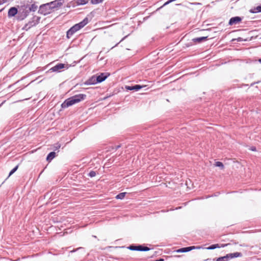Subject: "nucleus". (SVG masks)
Listing matches in <instances>:
<instances>
[{
    "instance_id": "a211bd4d",
    "label": "nucleus",
    "mask_w": 261,
    "mask_h": 261,
    "mask_svg": "<svg viewBox=\"0 0 261 261\" xmlns=\"http://www.w3.org/2000/svg\"><path fill=\"white\" fill-rule=\"evenodd\" d=\"M125 194H126L125 192L120 193L116 196V199H122L125 197Z\"/></svg>"
},
{
    "instance_id": "4be33fe9",
    "label": "nucleus",
    "mask_w": 261,
    "mask_h": 261,
    "mask_svg": "<svg viewBox=\"0 0 261 261\" xmlns=\"http://www.w3.org/2000/svg\"><path fill=\"white\" fill-rule=\"evenodd\" d=\"M228 245V244H215V245L216 246V248H221V247H224L227 246Z\"/></svg>"
},
{
    "instance_id": "473e14b6",
    "label": "nucleus",
    "mask_w": 261,
    "mask_h": 261,
    "mask_svg": "<svg viewBox=\"0 0 261 261\" xmlns=\"http://www.w3.org/2000/svg\"><path fill=\"white\" fill-rule=\"evenodd\" d=\"M119 43H119H117V44H116L114 46L112 47V48H114L115 46H117V45H118Z\"/></svg>"
},
{
    "instance_id": "20e7f679",
    "label": "nucleus",
    "mask_w": 261,
    "mask_h": 261,
    "mask_svg": "<svg viewBox=\"0 0 261 261\" xmlns=\"http://www.w3.org/2000/svg\"><path fill=\"white\" fill-rule=\"evenodd\" d=\"M53 12L48 3L41 5L38 11L40 14L46 15Z\"/></svg>"
},
{
    "instance_id": "39448f33",
    "label": "nucleus",
    "mask_w": 261,
    "mask_h": 261,
    "mask_svg": "<svg viewBox=\"0 0 261 261\" xmlns=\"http://www.w3.org/2000/svg\"><path fill=\"white\" fill-rule=\"evenodd\" d=\"M28 7L26 5L21 7L18 11V19L19 20H23L27 17L30 13L29 10L27 9Z\"/></svg>"
},
{
    "instance_id": "f8f14e48",
    "label": "nucleus",
    "mask_w": 261,
    "mask_h": 261,
    "mask_svg": "<svg viewBox=\"0 0 261 261\" xmlns=\"http://www.w3.org/2000/svg\"><path fill=\"white\" fill-rule=\"evenodd\" d=\"M18 14V11L15 7H11L8 11V16L9 17L14 16L16 14Z\"/></svg>"
},
{
    "instance_id": "412c9836",
    "label": "nucleus",
    "mask_w": 261,
    "mask_h": 261,
    "mask_svg": "<svg viewBox=\"0 0 261 261\" xmlns=\"http://www.w3.org/2000/svg\"><path fill=\"white\" fill-rule=\"evenodd\" d=\"M261 12V6H259L256 7L253 11L252 12L253 13H256V12Z\"/></svg>"
},
{
    "instance_id": "ddd939ff",
    "label": "nucleus",
    "mask_w": 261,
    "mask_h": 261,
    "mask_svg": "<svg viewBox=\"0 0 261 261\" xmlns=\"http://www.w3.org/2000/svg\"><path fill=\"white\" fill-rule=\"evenodd\" d=\"M96 77H97L95 75L92 76L86 82L85 84L87 85H94L98 83V82L96 80Z\"/></svg>"
},
{
    "instance_id": "cd10ccee",
    "label": "nucleus",
    "mask_w": 261,
    "mask_h": 261,
    "mask_svg": "<svg viewBox=\"0 0 261 261\" xmlns=\"http://www.w3.org/2000/svg\"><path fill=\"white\" fill-rule=\"evenodd\" d=\"M81 1L80 3H79V4H81V5H84V4H86V3L85 2V0H80Z\"/></svg>"
},
{
    "instance_id": "4468645a",
    "label": "nucleus",
    "mask_w": 261,
    "mask_h": 261,
    "mask_svg": "<svg viewBox=\"0 0 261 261\" xmlns=\"http://www.w3.org/2000/svg\"><path fill=\"white\" fill-rule=\"evenodd\" d=\"M144 86H142L139 85H136L133 86H126L125 89L127 90L138 91L139 90L141 89Z\"/></svg>"
},
{
    "instance_id": "e433bc0d",
    "label": "nucleus",
    "mask_w": 261,
    "mask_h": 261,
    "mask_svg": "<svg viewBox=\"0 0 261 261\" xmlns=\"http://www.w3.org/2000/svg\"><path fill=\"white\" fill-rule=\"evenodd\" d=\"M3 10L4 9H2L1 10H0V12H2Z\"/></svg>"
},
{
    "instance_id": "f03ea898",
    "label": "nucleus",
    "mask_w": 261,
    "mask_h": 261,
    "mask_svg": "<svg viewBox=\"0 0 261 261\" xmlns=\"http://www.w3.org/2000/svg\"><path fill=\"white\" fill-rule=\"evenodd\" d=\"M88 22V19L86 17L79 23L75 24L67 32L66 37L70 38L75 33L85 27Z\"/></svg>"
},
{
    "instance_id": "7ed1b4c3",
    "label": "nucleus",
    "mask_w": 261,
    "mask_h": 261,
    "mask_svg": "<svg viewBox=\"0 0 261 261\" xmlns=\"http://www.w3.org/2000/svg\"><path fill=\"white\" fill-rule=\"evenodd\" d=\"M242 254L240 252H234L232 253H229L224 256H221L217 258H214V261H228L230 259H232L234 257H241Z\"/></svg>"
},
{
    "instance_id": "0eeeda50",
    "label": "nucleus",
    "mask_w": 261,
    "mask_h": 261,
    "mask_svg": "<svg viewBox=\"0 0 261 261\" xmlns=\"http://www.w3.org/2000/svg\"><path fill=\"white\" fill-rule=\"evenodd\" d=\"M62 1V0H55L48 3L54 11L55 9L58 8L62 5L63 3Z\"/></svg>"
},
{
    "instance_id": "bb28decb",
    "label": "nucleus",
    "mask_w": 261,
    "mask_h": 261,
    "mask_svg": "<svg viewBox=\"0 0 261 261\" xmlns=\"http://www.w3.org/2000/svg\"><path fill=\"white\" fill-rule=\"evenodd\" d=\"M60 147H61V145L60 144L58 143V144H55L54 148L56 150H57V149L60 148Z\"/></svg>"
},
{
    "instance_id": "aec40b11",
    "label": "nucleus",
    "mask_w": 261,
    "mask_h": 261,
    "mask_svg": "<svg viewBox=\"0 0 261 261\" xmlns=\"http://www.w3.org/2000/svg\"><path fill=\"white\" fill-rule=\"evenodd\" d=\"M215 166L217 167H220L221 169H223V168H224V165H223V163L220 162H216Z\"/></svg>"
},
{
    "instance_id": "c9c22d12",
    "label": "nucleus",
    "mask_w": 261,
    "mask_h": 261,
    "mask_svg": "<svg viewBox=\"0 0 261 261\" xmlns=\"http://www.w3.org/2000/svg\"><path fill=\"white\" fill-rule=\"evenodd\" d=\"M124 39V38H122L119 42H120L121 41H122V40H123V39Z\"/></svg>"
},
{
    "instance_id": "5701e85b",
    "label": "nucleus",
    "mask_w": 261,
    "mask_h": 261,
    "mask_svg": "<svg viewBox=\"0 0 261 261\" xmlns=\"http://www.w3.org/2000/svg\"><path fill=\"white\" fill-rule=\"evenodd\" d=\"M96 175V172L94 171H91L89 172V173L88 174V175L91 177H94V176H95Z\"/></svg>"
},
{
    "instance_id": "2f4dec72",
    "label": "nucleus",
    "mask_w": 261,
    "mask_h": 261,
    "mask_svg": "<svg viewBox=\"0 0 261 261\" xmlns=\"http://www.w3.org/2000/svg\"><path fill=\"white\" fill-rule=\"evenodd\" d=\"M164 259H163V258H160V259H156V260H154V261H164Z\"/></svg>"
},
{
    "instance_id": "4c0bfd02",
    "label": "nucleus",
    "mask_w": 261,
    "mask_h": 261,
    "mask_svg": "<svg viewBox=\"0 0 261 261\" xmlns=\"http://www.w3.org/2000/svg\"><path fill=\"white\" fill-rule=\"evenodd\" d=\"M2 104H3V103H1V104L0 105V107L1 106V105H2Z\"/></svg>"
},
{
    "instance_id": "6e6552de",
    "label": "nucleus",
    "mask_w": 261,
    "mask_h": 261,
    "mask_svg": "<svg viewBox=\"0 0 261 261\" xmlns=\"http://www.w3.org/2000/svg\"><path fill=\"white\" fill-rule=\"evenodd\" d=\"M65 65L63 63H59L55 65V66L51 67L48 72H60L61 71V69L65 68Z\"/></svg>"
},
{
    "instance_id": "dca6fc26",
    "label": "nucleus",
    "mask_w": 261,
    "mask_h": 261,
    "mask_svg": "<svg viewBox=\"0 0 261 261\" xmlns=\"http://www.w3.org/2000/svg\"><path fill=\"white\" fill-rule=\"evenodd\" d=\"M207 39V37H197V38H193L192 39V41L195 43H200L202 41L206 40Z\"/></svg>"
},
{
    "instance_id": "c85d7f7f",
    "label": "nucleus",
    "mask_w": 261,
    "mask_h": 261,
    "mask_svg": "<svg viewBox=\"0 0 261 261\" xmlns=\"http://www.w3.org/2000/svg\"><path fill=\"white\" fill-rule=\"evenodd\" d=\"M7 2L6 0H0V5Z\"/></svg>"
},
{
    "instance_id": "9b49d317",
    "label": "nucleus",
    "mask_w": 261,
    "mask_h": 261,
    "mask_svg": "<svg viewBox=\"0 0 261 261\" xmlns=\"http://www.w3.org/2000/svg\"><path fill=\"white\" fill-rule=\"evenodd\" d=\"M109 75L108 73H101L100 75L96 76V80L98 83L104 81Z\"/></svg>"
},
{
    "instance_id": "6ab92c4d",
    "label": "nucleus",
    "mask_w": 261,
    "mask_h": 261,
    "mask_svg": "<svg viewBox=\"0 0 261 261\" xmlns=\"http://www.w3.org/2000/svg\"><path fill=\"white\" fill-rule=\"evenodd\" d=\"M18 165H17L16 167H15L9 173V176L8 177V178L9 177H10L11 175H12L18 169Z\"/></svg>"
},
{
    "instance_id": "72a5a7b5",
    "label": "nucleus",
    "mask_w": 261,
    "mask_h": 261,
    "mask_svg": "<svg viewBox=\"0 0 261 261\" xmlns=\"http://www.w3.org/2000/svg\"><path fill=\"white\" fill-rule=\"evenodd\" d=\"M120 147V145H118V146H117V147H116V149L119 148Z\"/></svg>"
},
{
    "instance_id": "393cba45",
    "label": "nucleus",
    "mask_w": 261,
    "mask_h": 261,
    "mask_svg": "<svg viewBox=\"0 0 261 261\" xmlns=\"http://www.w3.org/2000/svg\"><path fill=\"white\" fill-rule=\"evenodd\" d=\"M205 249L207 250H213V249H216V246H215V244H213V245L210 246L209 247L205 248Z\"/></svg>"
},
{
    "instance_id": "a878e982",
    "label": "nucleus",
    "mask_w": 261,
    "mask_h": 261,
    "mask_svg": "<svg viewBox=\"0 0 261 261\" xmlns=\"http://www.w3.org/2000/svg\"><path fill=\"white\" fill-rule=\"evenodd\" d=\"M173 2V0H169V1H168L167 2H166L164 5H163V6L162 7H164V6H166V5H168L169 4H170V3H171Z\"/></svg>"
},
{
    "instance_id": "f3484780",
    "label": "nucleus",
    "mask_w": 261,
    "mask_h": 261,
    "mask_svg": "<svg viewBox=\"0 0 261 261\" xmlns=\"http://www.w3.org/2000/svg\"><path fill=\"white\" fill-rule=\"evenodd\" d=\"M56 155V153L55 152H50L46 158V160L48 162H50L55 157Z\"/></svg>"
},
{
    "instance_id": "9d476101",
    "label": "nucleus",
    "mask_w": 261,
    "mask_h": 261,
    "mask_svg": "<svg viewBox=\"0 0 261 261\" xmlns=\"http://www.w3.org/2000/svg\"><path fill=\"white\" fill-rule=\"evenodd\" d=\"M242 20V18L239 16L232 17L229 21V24L230 25H235L239 23Z\"/></svg>"
},
{
    "instance_id": "f704fd0d",
    "label": "nucleus",
    "mask_w": 261,
    "mask_h": 261,
    "mask_svg": "<svg viewBox=\"0 0 261 261\" xmlns=\"http://www.w3.org/2000/svg\"><path fill=\"white\" fill-rule=\"evenodd\" d=\"M258 61H259V62L260 63H261V59H259V60H258Z\"/></svg>"
},
{
    "instance_id": "f257e3e1",
    "label": "nucleus",
    "mask_w": 261,
    "mask_h": 261,
    "mask_svg": "<svg viewBox=\"0 0 261 261\" xmlns=\"http://www.w3.org/2000/svg\"><path fill=\"white\" fill-rule=\"evenodd\" d=\"M86 95L85 94H80L75 95L67 99H66L61 105V107L63 109L67 108L76 103L84 100Z\"/></svg>"
},
{
    "instance_id": "7c9ffc66",
    "label": "nucleus",
    "mask_w": 261,
    "mask_h": 261,
    "mask_svg": "<svg viewBox=\"0 0 261 261\" xmlns=\"http://www.w3.org/2000/svg\"><path fill=\"white\" fill-rule=\"evenodd\" d=\"M251 150H252V151H255V150H256V148H255V147H252L251 148Z\"/></svg>"
},
{
    "instance_id": "1a4fd4ad",
    "label": "nucleus",
    "mask_w": 261,
    "mask_h": 261,
    "mask_svg": "<svg viewBox=\"0 0 261 261\" xmlns=\"http://www.w3.org/2000/svg\"><path fill=\"white\" fill-rule=\"evenodd\" d=\"M201 248H202V247H201V246H197V247L190 246V247L182 248L179 249H178L176 251V252H186L190 251L194 249H200Z\"/></svg>"
},
{
    "instance_id": "423d86ee",
    "label": "nucleus",
    "mask_w": 261,
    "mask_h": 261,
    "mask_svg": "<svg viewBox=\"0 0 261 261\" xmlns=\"http://www.w3.org/2000/svg\"><path fill=\"white\" fill-rule=\"evenodd\" d=\"M127 249L133 251H147L150 249L146 246H144L141 245H134L132 244L127 247Z\"/></svg>"
},
{
    "instance_id": "c756f323",
    "label": "nucleus",
    "mask_w": 261,
    "mask_h": 261,
    "mask_svg": "<svg viewBox=\"0 0 261 261\" xmlns=\"http://www.w3.org/2000/svg\"><path fill=\"white\" fill-rule=\"evenodd\" d=\"M28 26V24H26L25 27H24V29H25L26 30H28V29H29L30 28V26H29L28 28L27 27Z\"/></svg>"
},
{
    "instance_id": "b1692460",
    "label": "nucleus",
    "mask_w": 261,
    "mask_h": 261,
    "mask_svg": "<svg viewBox=\"0 0 261 261\" xmlns=\"http://www.w3.org/2000/svg\"><path fill=\"white\" fill-rule=\"evenodd\" d=\"M103 0H91V3L92 4H97L101 3Z\"/></svg>"
},
{
    "instance_id": "2eb2a0df",
    "label": "nucleus",
    "mask_w": 261,
    "mask_h": 261,
    "mask_svg": "<svg viewBox=\"0 0 261 261\" xmlns=\"http://www.w3.org/2000/svg\"><path fill=\"white\" fill-rule=\"evenodd\" d=\"M27 7H28L27 9L29 10L30 12H35L38 9V6L36 5L35 4H33L31 5H27Z\"/></svg>"
}]
</instances>
